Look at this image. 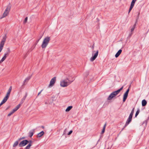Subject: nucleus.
<instances>
[{
  "instance_id": "obj_23",
  "label": "nucleus",
  "mask_w": 149,
  "mask_h": 149,
  "mask_svg": "<svg viewBox=\"0 0 149 149\" xmlns=\"http://www.w3.org/2000/svg\"><path fill=\"white\" fill-rule=\"evenodd\" d=\"M18 143V141H15L13 145V147H15L16 146H17Z\"/></svg>"
},
{
  "instance_id": "obj_29",
  "label": "nucleus",
  "mask_w": 149,
  "mask_h": 149,
  "mask_svg": "<svg viewBox=\"0 0 149 149\" xmlns=\"http://www.w3.org/2000/svg\"><path fill=\"white\" fill-rule=\"evenodd\" d=\"M72 130L70 131L68 133V135H69L71 134L72 133Z\"/></svg>"
},
{
  "instance_id": "obj_4",
  "label": "nucleus",
  "mask_w": 149,
  "mask_h": 149,
  "mask_svg": "<svg viewBox=\"0 0 149 149\" xmlns=\"http://www.w3.org/2000/svg\"><path fill=\"white\" fill-rule=\"evenodd\" d=\"M123 88V86L120 89L116 91L113 92L107 98V100H111L113 98L116 96L122 90Z\"/></svg>"
},
{
  "instance_id": "obj_21",
  "label": "nucleus",
  "mask_w": 149,
  "mask_h": 149,
  "mask_svg": "<svg viewBox=\"0 0 149 149\" xmlns=\"http://www.w3.org/2000/svg\"><path fill=\"white\" fill-rule=\"evenodd\" d=\"M72 108V106H70L68 107L65 110V111L68 112Z\"/></svg>"
},
{
  "instance_id": "obj_12",
  "label": "nucleus",
  "mask_w": 149,
  "mask_h": 149,
  "mask_svg": "<svg viewBox=\"0 0 149 149\" xmlns=\"http://www.w3.org/2000/svg\"><path fill=\"white\" fill-rule=\"evenodd\" d=\"M136 0H132V2H131L130 6V8L129 10V11L128 12V13H129L130 12L131 10L134 7V4H135V2L136 1Z\"/></svg>"
},
{
  "instance_id": "obj_3",
  "label": "nucleus",
  "mask_w": 149,
  "mask_h": 149,
  "mask_svg": "<svg viewBox=\"0 0 149 149\" xmlns=\"http://www.w3.org/2000/svg\"><path fill=\"white\" fill-rule=\"evenodd\" d=\"M11 90L12 87L10 86L7 93L6 96L3 99L0 104V107L7 101L10 96Z\"/></svg>"
},
{
  "instance_id": "obj_6",
  "label": "nucleus",
  "mask_w": 149,
  "mask_h": 149,
  "mask_svg": "<svg viewBox=\"0 0 149 149\" xmlns=\"http://www.w3.org/2000/svg\"><path fill=\"white\" fill-rule=\"evenodd\" d=\"M99 51L98 50L95 51L93 50L92 52V57L90 58V60L91 61H94L97 57Z\"/></svg>"
},
{
  "instance_id": "obj_28",
  "label": "nucleus",
  "mask_w": 149,
  "mask_h": 149,
  "mask_svg": "<svg viewBox=\"0 0 149 149\" xmlns=\"http://www.w3.org/2000/svg\"><path fill=\"white\" fill-rule=\"evenodd\" d=\"M67 129H65L63 132V135L65 134L66 133Z\"/></svg>"
},
{
  "instance_id": "obj_9",
  "label": "nucleus",
  "mask_w": 149,
  "mask_h": 149,
  "mask_svg": "<svg viewBox=\"0 0 149 149\" xmlns=\"http://www.w3.org/2000/svg\"><path fill=\"white\" fill-rule=\"evenodd\" d=\"M10 7L9 6H8L6 9H5L3 15V17L2 18H3L6 17L8 14L9 12L10 11Z\"/></svg>"
},
{
  "instance_id": "obj_16",
  "label": "nucleus",
  "mask_w": 149,
  "mask_h": 149,
  "mask_svg": "<svg viewBox=\"0 0 149 149\" xmlns=\"http://www.w3.org/2000/svg\"><path fill=\"white\" fill-rule=\"evenodd\" d=\"M128 95V94L126 93H125V94H124L123 100V101L124 102L125 101L126 99L127 98Z\"/></svg>"
},
{
  "instance_id": "obj_24",
  "label": "nucleus",
  "mask_w": 149,
  "mask_h": 149,
  "mask_svg": "<svg viewBox=\"0 0 149 149\" xmlns=\"http://www.w3.org/2000/svg\"><path fill=\"white\" fill-rule=\"evenodd\" d=\"M14 113V112H13V111H12V110L10 112V113H9L8 114V116H10Z\"/></svg>"
},
{
  "instance_id": "obj_26",
  "label": "nucleus",
  "mask_w": 149,
  "mask_h": 149,
  "mask_svg": "<svg viewBox=\"0 0 149 149\" xmlns=\"http://www.w3.org/2000/svg\"><path fill=\"white\" fill-rule=\"evenodd\" d=\"M30 77H27L24 80V83H25V82H26V81H28L29 79H30Z\"/></svg>"
},
{
  "instance_id": "obj_10",
  "label": "nucleus",
  "mask_w": 149,
  "mask_h": 149,
  "mask_svg": "<svg viewBox=\"0 0 149 149\" xmlns=\"http://www.w3.org/2000/svg\"><path fill=\"white\" fill-rule=\"evenodd\" d=\"M10 52V49L9 48H8V52L5 54L4 56L0 61V63L3 61L6 58L7 56L9 55Z\"/></svg>"
},
{
  "instance_id": "obj_5",
  "label": "nucleus",
  "mask_w": 149,
  "mask_h": 149,
  "mask_svg": "<svg viewBox=\"0 0 149 149\" xmlns=\"http://www.w3.org/2000/svg\"><path fill=\"white\" fill-rule=\"evenodd\" d=\"M50 40V37L49 36H47L44 38L41 45L42 48H45L46 47L49 42Z\"/></svg>"
},
{
  "instance_id": "obj_22",
  "label": "nucleus",
  "mask_w": 149,
  "mask_h": 149,
  "mask_svg": "<svg viewBox=\"0 0 149 149\" xmlns=\"http://www.w3.org/2000/svg\"><path fill=\"white\" fill-rule=\"evenodd\" d=\"M106 124H105L103 127V129L102 131V133H103L104 132L105 130V127H106Z\"/></svg>"
},
{
  "instance_id": "obj_34",
  "label": "nucleus",
  "mask_w": 149,
  "mask_h": 149,
  "mask_svg": "<svg viewBox=\"0 0 149 149\" xmlns=\"http://www.w3.org/2000/svg\"><path fill=\"white\" fill-rule=\"evenodd\" d=\"M107 149H109V148H108Z\"/></svg>"
},
{
  "instance_id": "obj_14",
  "label": "nucleus",
  "mask_w": 149,
  "mask_h": 149,
  "mask_svg": "<svg viewBox=\"0 0 149 149\" xmlns=\"http://www.w3.org/2000/svg\"><path fill=\"white\" fill-rule=\"evenodd\" d=\"M44 132L43 131H42L40 133H38L37 135V137L39 138L41 137L44 134Z\"/></svg>"
},
{
  "instance_id": "obj_30",
  "label": "nucleus",
  "mask_w": 149,
  "mask_h": 149,
  "mask_svg": "<svg viewBox=\"0 0 149 149\" xmlns=\"http://www.w3.org/2000/svg\"><path fill=\"white\" fill-rule=\"evenodd\" d=\"M129 91H130V89L129 88L128 89H127V91H126V92H125V93L128 94Z\"/></svg>"
},
{
  "instance_id": "obj_15",
  "label": "nucleus",
  "mask_w": 149,
  "mask_h": 149,
  "mask_svg": "<svg viewBox=\"0 0 149 149\" xmlns=\"http://www.w3.org/2000/svg\"><path fill=\"white\" fill-rule=\"evenodd\" d=\"M122 51V50L121 49L119 50L115 55L116 57H118L121 54Z\"/></svg>"
},
{
  "instance_id": "obj_31",
  "label": "nucleus",
  "mask_w": 149,
  "mask_h": 149,
  "mask_svg": "<svg viewBox=\"0 0 149 149\" xmlns=\"http://www.w3.org/2000/svg\"><path fill=\"white\" fill-rule=\"evenodd\" d=\"M42 91V90H41V91L38 93V96L40 94V93H41V92Z\"/></svg>"
},
{
  "instance_id": "obj_33",
  "label": "nucleus",
  "mask_w": 149,
  "mask_h": 149,
  "mask_svg": "<svg viewBox=\"0 0 149 149\" xmlns=\"http://www.w3.org/2000/svg\"><path fill=\"white\" fill-rule=\"evenodd\" d=\"M25 137H22L21 139H25Z\"/></svg>"
},
{
  "instance_id": "obj_13",
  "label": "nucleus",
  "mask_w": 149,
  "mask_h": 149,
  "mask_svg": "<svg viewBox=\"0 0 149 149\" xmlns=\"http://www.w3.org/2000/svg\"><path fill=\"white\" fill-rule=\"evenodd\" d=\"M21 106V104H18L15 108L13 110L14 113L17 111L20 107Z\"/></svg>"
},
{
  "instance_id": "obj_20",
  "label": "nucleus",
  "mask_w": 149,
  "mask_h": 149,
  "mask_svg": "<svg viewBox=\"0 0 149 149\" xmlns=\"http://www.w3.org/2000/svg\"><path fill=\"white\" fill-rule=\"evenodd\" d=\"M147 104V102L145 100H144L142 101V104L143 106H146Z\"/></svg>"
},
{
  "instance_id": "obj_8",
  "label": "nucleus",
  "mask_w": 149,
  "mask_h": 149,
  "mask_svg": "<svg viewBox=\"0 0 149 149\" xmlns=\"http://www.w3.org/2000/svg\"><path fill=\"white\" fill-rule=\"evenodd\" d=\"M6 38L7 37L6 35H5L3 37V38L0 44V52H1L3 49Z\"/></svg>"
},
{
  "instance_id": "obj_7",
  "label": "nucleus",
  "mask_w": 149,
  "mask_h": 149,
  "mask_svg": "<svg viewBox=\"0 0 149 149\" xmlns=\"http://www.w3.org/2000/svg\"><path fill=\"white\" fill-rule=\"evenodd\" d=\"M134 108L132 110V111L130 114L129 115V116L128 118L126 123H125V126L124 127H125L127 125L130 123L131 121L132 118V116L133 114V113L134 112Z\"/></svg>"
},
{
  "instance_id": "obj_25",
  "label": "nucleus",
  "mask_w": 149,
  "mask_h": 149,
  "mask_svg": "<svg viewBox=\"0 0 149 149\" xmlns=\"http://www.w3.org/2000/svg\"><path fill=\"white\" fill-rule=\"evenodd\" d=\"M139 109H138L137 111H136V114H135V117H136L138 115V114L139 113Z\"/></svg>"
},
{
  "instance_id": "obj_18",
  "label": "nucleus",
  "mask_w": 149,
  "mask_h": 149,
  "mask_svg": "<svg viewBox=\"0 0 149 149\" xmlns=\"http://www.w3.org/2000/svg\"><path fill=\"white\" fill-rule=\"evenodd\" d=\"M34 132V130L31 131L29 133V136L31 137L33 135Z\"/></svg>"
},
{
  "instance_id": "obj_17",
  "label": "nucleus",
  "mask_w": 149,
  "mask_h": 149,
  "mask_svg": "<svg viewBox=\"0 0 149 149\" xmlns=\"http://www.w3.org/2000/svg\"><path fill=\"white\" fill-rule=\"evenodd\" d=\"M135 26H136V24H134L133 26V27L132 28H131V34L130 35V37H131V36L132 34V33H133L132 32L134 29Z\"/></svg>"
},
{
  "instance_id": "obj_2",
  "label": "nucleus",
  "mask_w": 149,
  "mask_h": 149,
  "mask_svg": "<svg viewBox=\"0 0 149 149\" xmlns=\"http://www.w3.org/2000/svg\"><path fill=\"white\" fill-rule=\"evenodd\" d=\"M28 143H29L26 147L25 149H29L32 145V141H29L26 140H23L20 142L19 145V147L24 146Z\"/></svg>"
},
{
  "instance_id": "obj_11",
  "label": "nucleus",
  "mask_w": 149,
  "mask_h": 149,
  "mask_svg": "<svg viewBox=\"0 0 149 149\" xmlns=\"http://www.w3.org/2000/svg\"><path fill=\"white\" fill-rule=\"evenodd\" d=\"M56 77H54L51 79L49 85V87L52 86L54 85L56 81Z\"/></svg>"
},
{
  "instance_id": "obj_1",
  "label": "nucleus",
  "mask_w": 149,
  "mask_h": 149,
  "mask_svg": "<svg viewBox=\"0 0 149 149\" xmlns=\"http://www.w3.org/2000/svg\"><path fill=\"white\" fill-rule=\"evenodd\" d=\"M74 81H71L68 78L62 79L60 82V85L62 87H65L70 84Z\"/></svg>"
},
{
  "instance_id": "obj_32",
  "label": "nucleus",
  "mask_w": 149,
  "mask_h": 149,
  "mask_svg": "<svg viewBox=\"0 0 149 149\" xmlns=\"http://www.w3.org/2000/svg\"><path fill=\"white\" fill-rule=\"evenodd\" d=\"M92 48L93 49V50L94 48V45H93V46H92Z\"/></svg>"
},
{
  "instance_id": "obj_27",
  "label": "nucleus",
  "mask_w": 149,
  "mask_h": 149,
  "mask_svg": "<svg viewBox=\"0 0 149 149\" xmlns=\"http://www.w3.org/2000/svg\"><path fill=\"white\" fill-rule=\"evenodd\" d=\"M27 19H28V17H27L25 18L24 21V22L25 23H26L27 22Z\"/></svg>"
},
{
  "instance_id": "obj_19",
  "label": "nucleus",
  "mask_w": 149,
  "mask_h": 149,
  "mask_svg": "<svg viewBox=\"0 0 149 149\" xmlns=\"http://www.w3.org/2000/svg\"><path fill=\"white\" fill-rule=\"evenodd\" d=\"M27 95V94H26V95H25V96L24 97L22 98V99L21 101L20 102L21 104H22L23 103V102H24V101H25V100L26 98Z\"/></svg>"
}]
</instances>
